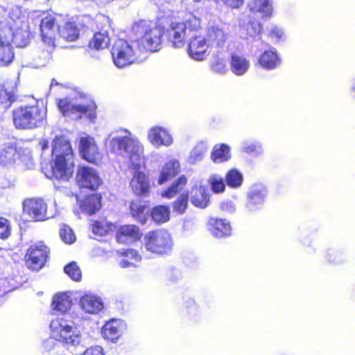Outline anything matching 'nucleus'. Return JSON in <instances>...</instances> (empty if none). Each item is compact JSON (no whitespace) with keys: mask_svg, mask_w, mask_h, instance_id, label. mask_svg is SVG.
Listing matches in <instances>:
<instances>
[{"mask_svg":"<svg viewBox=\"0 0 355 355\" xmlns=\"http://www.w3.org/2000/svg\"><path fill=\"white\" fill-rule=\"evenodd\" d=\"M109 151L116 157H128L130 168L133 169L130 188L137 196H148L150 191L148 176L140 171L143 161V146L137 139L129 136H117L108 143Z\"/></svg>","mask_w":355,"mask_h":355,"instance_id":"obj_1","label":"nucleus"},{"mask_svg":"<svg viewBox=\"0 0 355 355\" xmlns=\"http://www.w3.org/2000/svg\"><path fill=\"white\" fill-rule=\"evenodd\" d=\"M52 176L57 180H69L73 175V151L70 141L63 135H56L51 143Z\"/></svg>","mask_w":355,"mask_h":355,"instance_id":"obj_2","label":"nucleus"},{"mask_svg":"<svg viewBox=\"0 0 355 355\" xmlns=\"http://www.w3.org/2000/svg\"><path fill=\"white\" fill-rule=\"evenodd\" d=\"M12 119L17 130L35 129L45 123L46 108L38 103L20 105L12 110Z\"/></svg>","mask_w":355,"mask_h":355,"instance_id":"obj_3","label":"nucleus"},{"mask_svg":"<svg viewBox=\"0 0 355 355\" xmlns=\"http://www.w3.org/2000/svg\"><path fill=\"white\" fill-rule=\"evenodd\" d=\"M132 31L140 36V41L144 47L150 51H157L162 44L164 36V27L156 25L148 19H140L135 21L131 26Z\"/></svg>","mask_w":355,"mask_h":355,"instance_id":"obj_4","label":"nucleus"},{"mask_svg":"<svg viewBox=\"0 0 355 355\" xmlns=\"http://www.w3.org/2000/svg\"><path fill=\"white\" fill-rule=\"evenodd\" d=\"M144 246L151 253L164 255L171 251L173 239L171 234L164 230H153L145 236Z\"/></svg>","mask_w":355,"mask_h":355,"instance_id":"obj_5","label":"nucleus"},{"mask_svg":"<svg viewBox=\"0 0 355 355\" xmlns=\"http://www.w3.org/2000/svg\"><path fill=\"white\" fill-rule=\"evenodd\" d=\"M111 54L114 64L118 68L129 66L137 60L135 44L132 41L118 39L112 47Z\"/></svg>","mask_w":355,"mask_h":355,"instance_id":"obj_6","label":"nucleus"},{"mask_svg":"<svg viewBox=\"0 0 355 355\" xmlns=\"http://www.w3.org/2000/svg\"><path fill=\"white\" fill-rule=\"evenodd\" d=\"M76 182L80 189L96 191L103 181L96 169L89 166H79L76 171Z\"/></svg>","mask_w":355,"mask_h":355,"instance_id":"obj_7","label":"nucleus"},{"mask_svg":"<svg viewBox=\"0 0 355 355\" xmlns=\"http://www.w3.org/2000/svg\"><path fill=\"white\" fill-rule=\"evenodd\" d=\"M49 252V248L41 243L31 245L24 256L26 266L33 271L40 270L44 266Z\"/></svg>","mask_w":355,"mask_h":355,"instance_id":"obj_8","label":"nucleus"},{"mask_svg":"<svg viewBox=\"0 0 355 355\" xmlns=\"http://www.w3.org/2000/svg\"><path fill=\"white\" fill-rule=\"evenodd\" d=\"M52 335L59 342L65 344L75 345L80 341L78 334H75L73 327L67 323L64 318H57L51 323Z\"/></svg>","mask_w":355,"mask_h":355,"instance_id":"obj_9","label":"nucleus"},{"mask_svg":"<svg viewBox=\"0 0 355 355\" xmlns=\"http://www.w3.org/2000/svg\"><path fill=\"white\" fill-rule=\"evenodd\" d=\"M187 26L183 21H172L167 28H164V36L175 48L183 47L187 41Z\"/></svg>","mask_w":355,"mask_h":355,"instance_id":"obj_10","label":"nucleus"},{"mask_svg":"<svg viewBox=\"0 0 355 355\" xmlns=\"http://www.w3.org/2000/svg\"><path fill=\"white\" fill-rule=\"evenodd\" d=\"M78 149L80 156L86 162L96 165L101 162L103 155L92 137H82Z\"/></svg>","mask_w":355,"mask_h":355,"instance_id":"obj_11","label":"nucleus"},{"mask_svg":"<svg viewBox=\"0 0 355 355\" xmlns=\"http://www.w3.org/2000/svg\"><path fill=\"white\" fill-rule=\"evenodd\" d=\"M23 211L35 222L43 221L49 218L47 216V205L43 199L40 198H31L24 200Z\"/></svg>","mask_w":355,"mask_h":355,"instance_id":"obj_12","label":"nucleus"},{"mask_svg":"<svg viewBox=\"0 0 355 355\" xmlns=\"http://www.w3.org/2000/svg\"><path fill=\"white\" fill-rule=\"evenodd\" d=\"M57 105L64 116H69L78 114L79 119L83 114L94 111L96 108V105L92 101L86 104H73L68 98L58 99Z\"/></svg>","mask_w":355,"mask_h":355,"instance_id":"obj_13","label":"nucleus"},{"mask_svg":"<svg viewBox=\"0 0 355 355\" xmlns=\"http://www.w3.org/2000/svg\"><path fill=\"white\" fill-rule=\"evenodd\" d=\"M58 15H47L40 22V32L42 40L49 46H54L55 34L60 29Z\"/></svg>","mask_w":355,"mask_h":355,"instance_id":"obj_14","label":"nucleus"},{"mask_svg":"<svg viewBox=\"0 0 355 355\" xmlns=\"http://www.w3.org/2000/svg\"><path fill=\"white\" fill-rule=\"evenodd\" d=\"M142 234L139 227L134 224L121 225L116 231L115 239L116 242L127 244L136 242L141 239Z\"/></svg>","mask_w":355,"mask_h":355,"instance_id":"obj_15","label":"nucleus"},{"mask_svg":"<svg viewBox=\"0 0 355 355\" xmlns=\"http://www.w3.org/2000/svg\"><path fill=\"white\" fill-rule=\"evenodd\" d=\"M207 227L211 235L216 239H224L231 236L232 227L228 220L218 217H210Z\"/></svg>","mask_w":355,"mask_h":355,"instance_id":"obj_16","label":"nucleus"},{"mask_svg":"<svg viewBox=\"0 0 355 355\" xmlns=\"http://www.w3.org/2000/svg\"><path fill=\"white\" fill-rule=\"evenodd\" d=\"M78 202L81 211L91 216L101 209L102 207V195L98 193L87 194Z\"/></svg>","mask_w":355,"mask_h":355,"instance_id":"obj_17","label":"nucleus"},{"mask_svg":"<svg viewBox=\"0 0 355 355\" xmlns=\"http://www.w3.org/2000/svg\"><path fill=\"white\" fill-rule=\"evenodd\" d=\"M207 49L208 46L205 38L198 35L192 36L188 45L189 55L196 60H202L205 58Z\"/></svg>","mask_w":355,"mask_h":355,"instance_id":"obj_18","label":"nucleus"},{"mask_svg":"<svg viewBox=\"0 0 355 355\" xmlns=\"http://www.w3.org/2000/svg\"><path fill=\"white\" fill-rule=\"evenodd\" d=\"M191 203L196 207L205 208L209 202V196L207 189L203 186H194L190 191Z\"/></svg>","mask_w":355,"mask_h":355,"instance_id":"obj_19","label":"nucleus"},{"mask_svg":"<svg viewBox=\"0 0 355 355\" xmlns=\"http://www.w3.org/2000/svg\"><path fill=\"white\" fill-rule=\"evenodd\" d=\"M122 324L118 320L112 319L107 322L102 328L103 337L112 342H115L121 336Z\"/></svg>","mask_w":355,"mask_h":355,"instance_id":"obj_20","label":"nucleus"},{"mask_svg":"<svg viewBox=\"0 0 355 355\" xmlns=\"http://www.w3.org/2000/svg\"><path fill=\"white\" fill-rule=\"evenodd\" d=\"M180 171V164L179 161L171 159L166 162L162 167L159 176L157 179V183L162 184L175 177Z\"/></svg>","mask_w":355,"mask_h":355,"instance_id":"obj_21","label":"nucleus"},{"mask_svg":"<svg viewBox=\"0 0 355 355\" xmlns=\"http://www.w3.org/2000/svg\"><path fill=\"white\" fill-rule=\"evenodd\" d=\"M16 99V87L11 83H3L0 87V107L7 110Z\"/></svg>","mask_w":355,"mask_h":355,"instance_id":"obj_22","label":"nucleus"},{"mask_svg":"<svg viewBox=\"0 0 355 355\" xmlns=\"http://www.w3.org/2000/svg\"><path fill=\"white\" fill-rule=\"evenodd\" d=\"M258 62L263 68L272 70L280 64L281 59L275 49H268L260 55Z\"/></svg>","mask_w":355,"mask_h":355,"instance_id":"obj_23","label":"nucleus"},{"mask_svg":"<svg viewBox=\"0 0 355 355\" xmlns=\"http://www.w3.org/2000/svg\"><path fill=\"white\" fill-rule=\"evenodd\" d=\"M148 139L153 145L168 146L172 144L173 139L170 135L162 128L154 127L148 133Z\"/></svg>","mask_w":355,"mask_h":355,"instance_id":"obj_24","label":"nucleus"},{"mask_svg":"<svg viewBox=\"0 0 355 355\" xmlns=\"http://www.w3.org/2000/svg\"><path fill=\"white\" fill-rule=\"evenodd\" d=\"M79 304L82 310L87 313L94 314L103 308L99 299L91 295H85L80 299Z\"/></svg>","mask_w":355,"mask_h":355,"instance_id":"obj_25","label":"nucleus"},{"mask_svg":"<svg viewBox=\"0 0 355 355\" xmlns=\"http://www.w3.org/2000/svg\"><path fill=\"white\" fill-rule=\"evenodd\" d=\"M267 195L266 188L260 187L251 189L248 193V206L250 209L259 208L261 207Z\"/></svg>","mask_w":355,"mask_h":355,"instance_id":"obj_26","label":"nucleus"},{"mask_svg":"<svg viewBox=\"0 0 355 355\" xmlns=\"http://www.w3.org/2000/svg\"><path fill=\"white\" fill-rule=\"evenodd\" d=\"M53 310L64 313L72 306V300L67 293H58L53 296L51 304Z\"/></svg>","mask_w":355,"mask_h":355,"instance_id":"obj_27","label":"nucleus"},{"mask_svg":"<svg viewBox=\"0 0 355 355\" xmlns=\"http://www.w3.org/2000/svg\"><path fill=\"white\" fill-rule=\"evenodd\" d=\"M110 41V39L107 31H98L89 41L88 47L96 51L104 49L109 46Z\"/></svg>","mask_w":355,"mask_h":355,"instance_id":"obj_28","label":"nucleus"},{"mask_svg":"<svg viewBox=\"0 0 355 355\" xmlns=\"http://www.w3.org/2000/svg\"><path fill=\"white\" fill-rule=\"evenodd\" d=\"M117 254L119 257L123 258L119 263L123 268L135 266V264L130 261L138 262L141 259V255L139 254L138 251L135 249H123L119 250Z\"/></svg>","mask_w":355,"mask_h":355,"instance_id":"obj_29","label":"nucleus"},{"mask_svg":"<svg viewBox=\"0 0 355 355\" xmlns=\"http://www.w3.org/2000/svg\"><path fill=\"white\" fill-rule=\"evenodd\" d=\"M188 180L184 175L179 176L171 185L162 191V196L172 198L182 191L187 184Z\"/></svg>","mask_w":355,"mask_h":355,"instance_id":"obj_30","label":"nucleus"},{"mask_svg":"<svg viewBox=\"0 0 355 355\" xmlns=\"http://www.w3.org/2000/svg\"><path fill=\"white\" fill-rule=\"evenodd\" d=\"M230 64L231 70L234 74L241 76L246 72L250 63L245 57L236 54H232Z\"/></svg>","mask_w":355,"mask_h":355,"instance_id":"obj_31","label":"nucleus"},{"mask_svg":"<svg viewBox=\"0 0 355 355\" xmlns=\"http://www.w3.org/2000/svg\"><path fill=\"white\" fill-rule=\"evenodd\" d=\"M115 229V225L108 221L106 218L94 220L92 224V232L98 236H106L109 233L114 232Z\"/></svg>","mask_w":355,"mask_h":355,"instance_id":"obj_32","label":"nucleus"},{"mask_svg":"<svg viewBox=\"0 0 355 355\" xmlns=\"http://www.w3.org/2000/svg\"><path fill=\"white\" fill-rule=\"evenodd\" d=\"M59 35L65 41L74 42L78 39L80 31L74 22L67 21L59 30Z\"/></svg>","mask_w":355,"mask_h":355,"instance_id":"obj_33","label":"nucleus"},{"mask_svg":"<svg viewBox=\"0 0 355 355\" xmlns=\"http://www.w3.org/2000/svg\"><path fill=\"white\" fill-rule=\"evenodd\" d=\"M170 208L166 205H157L154 207L150 213L153 221L156 223H164L170 219Z\"/></svg>","mask_w":355,"mask_h":355,"instance_id":"obj_34","label":"nucleus"},{"mask_svg":"<svg viewBox=\"0 0 355 355\" xmlns=\"http://www.w3.org/2000/svg\"><path fill=\"white\" fill-rule=\"evenodd\" d=\"M249 7L252 12H261L266 16L272 15V8L270 0H252Z\"/></svg>","mask_w":355,"mask_h":355,"instance_id":"obj_35","label":"nucleus"},{"mask_svg":"<svg viewBox=\"0 0 355 355\" xmlns=\"http://www.w3.org/2000/svg\"><path fill=\"white\" fill-rule=\"evenodd\" d=\"M225 182L230 188H238L243 183V175L236 168L230 169L225 174Z\"/></svg>","mask_w":355,"mask_h":355,"instance_id":"obj_36","label":"nucleus"},{"mask_svg":"<svg viewBox=\"0 0 355 355\" xmlns=\"http://www.w3.org/2000/svg\"><path fill=\"white\" fill-rule=\"evenodd\" d=\"M230 158V147L226 144H220L218 148L215 146L211 152V159L215 163H222Z\"/></svg>","mask_w":355,"mask_h":355,"instance_id":"obj_37","label":"nucleus"},{"mask_svg":"<svg viewBox=\"0 0 355 355\" xmlns=\"http://www.w3.org/2000/svg\"><path fill=\"white\" fill-rule=\"evenodd\" d=\"M146 206L140 202L132 201L130 203V211L131 215L138 221L144 224L146 222Z\"/></svg>","mask_w":355,"mask_h":355,"instance_id":"obj_38","label":"nucleus"},{"mask_svg":"<svg viewBox=\"0 0 355 355\" xmlns=\"http://www.w3.org/2000/svg\"><path fill=\"white\" fill-rule=\"evenodd\" d=\"M208 35L209 40L215 42L218 46L223 45L226 42L227 35L223 31L218 27H211L209 30Z\"/></svg>","mask_w":355,"mask_h":355,"instance_id":"obj_39","label":"nucleus"},{"mask_svg":"<svg viewBox=\"0 0 355 355\" xmlns=\"http://www.w3.org/2000/svg\"><path fill=\"white\" fill-rule=\"evenodd\" d=\"M189 201L188 193H182L179 197L173 202V211L182 214L185 212Z\"/></svg>","mask_w":355,"mask_h":355,"instance_id":"obj_40","label":"nucleus"},{"mask_svg":"<svg viewBox=\"0 0 355 355\" xmlns=\"http://www.w3.org/2000/svg\"><path fill=\"white\" fill-rule=\"evenodd\" d=\"M64 271L73 281L80 282L82 279L81 270L75 261L65 266Z\"/></svg>","mask_w":355,"mask_h":355,"instance_id":"obj_41","label":"nucleus"},{"mask_svg":"<svg viewBox=\"0 0 355 355\" xmlns=\"http://www.w3.org/2000/svg\"><path fill=\"white\" fill-rule=\"evenodd\" d=\"M59 234L62 241L67 244H72L76 241V236L73 230L65 224L60 225Z\"/></svg>","mask_w":355,"mask_h":355,"instance_id":"obj_42","label":"nucleus"},{"mask_svg":"<svg viewBox=\"0 0 355 355\" xmlns=\"http://www.w3.org/2000/svg\"><path fill=\"white\" fill-rule=\"evenodd\" d=\"M11 235L10 220L3 216L0 217V239L6 240Z\"/></svg>","mask_w":355,"mask_h":355,"instance_id":"obj_43","label":"nucleus"},{"mask_svg":"<svg viewBox=\"0 0 355 355\" xmlns=\"http://www.w3.org/2000/svg\"><path fill=\"white\" fill-rule=\"evenodd\" d=\"M210 186L212 191L216 193H222L225 189L224 180L221 178H212L210 182Z\"/></svg>","mask_w":355,"mask_h":355,"instance_id":"obj_44","label":"nucleus"},{"mask_svg":"<svg viewBox=\"0 0 355 355\" xmlns=\"http://www.w3.org/2000/svg\"><path fill=\"white\" fill-rule=\"evenodd\" d=\"M211 69L218 73H223L226 71L225 60L216 57L214 61L211 64Z\"/></svg>","mask_w":355,"mask_h":355,"instance_id":"obj_45","label":"nucleus"},{"mask_svg":"<svg viewBox=\"0 0 355 355\" xmlns=\"http://www.w3.org/2000/svg\"><path fill=\"white\" fill-rule=\"evenodd\" d=\"M340 257V254L338 252L333 250H329L325 254V259L328 263H336L338 261Z\"/></svg>","mask_w":355,"mask_h":355,"instance_id":"obj_46","label":"nucleus"},{"mask_svg":"<svg viewBox=\"0 0 355 355\" xmlns=\"http://www.w3.org/2000/svg\"><path fill=\"white\" fill-rule=\"evenodd\" d=\"M223 3L232 8H239L243 4V0H221Z\"/></svg>","mask_w":355,"mask_h":355,"instance_id":"obj_47","label":"nucleus"},{"mask_svg":"<svg viewBox=\"0 0 355 355\" xmlns=\"http://www.w3.org/2000/svg\"><path fill=\"white\" fill-rule=\"evenodd\" d=\"M82 355H103V354L101 347H95L86 349Z\"/></svg>","mask_w":355,"mask_h":355,"instance_id":"obj_48","label":"nucleus"},{"mask_svg":"<svg viewBox=\"0 0 355 355\" xmlns=\"http://www.w3.org/2000/svg\"><path fill=\"white\" fill-rule=\"evenodd\" d=\"M40 145L41 146L42 150L44 151L49 148V142L48 139H44L40 141Z\"/></svg>","mask_w":355,"mask_h":355,"instance_id":"obj_49","label":"nucleus"},{"mask_svg":"<svg viewBox=\"0 0 355 355\" xmlns=\"http://www.w3.org/2000/svg\"><path fill=\"white\" fill-rule=\"evenodd\" d=\"M256 148H257V146L254 145H253L252 146H249L244 147V150L247 153H250V152L254 151L256 150Z\"/></svg>","mask_w":355,"mask_h":355,"instance_id":"obj_50","label":"nucleus"},{"mask_svg":"<svg viewBox=\"0 0 355 355\" xmlns=\"http://www.w3.org/2000/svg\"><path fill=\"white\" fill-rule=\"evenodd\" d=\"M187 304H188V305L186 306L187 308L190 307L192 304L193 305L196 304V303H195V302L193 300H191V301L187 302Z\"/></svg>","mask_w":355,"mask_h":355,"instance_id":"obj_51","label":"nucleus"}]
</instances>
